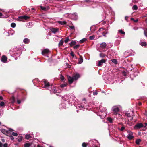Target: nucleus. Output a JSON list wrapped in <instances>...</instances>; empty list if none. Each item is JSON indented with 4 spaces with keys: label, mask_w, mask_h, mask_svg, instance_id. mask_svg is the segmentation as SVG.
<instances>
[{
    "label": "nucleus",
    "mask_w": 147,
    "mask_h": 147,
    "mask_svg": "<svg viewBox=\"0 0 147 147\" xmlns=\"http://www.w3.org/2000/svg\"><path fill=\"white\" fill-rule=\"evenodd\" d=\"M139 105H141V103H139Z\"/></svg>",
    "instance_id": "bf43d9fd"
},
{
    "label": "nucleus",
    "mask_w": 147,
    "mask_h": 147,
    "mask_svg": "<svg viewBox=\"0 0 147 147\" xmlns=\"http://www.w3.org/2000/svg\"><path fill=\"white\" fill-rule=\"evenodd\" d=\"M31 9L32 10H34V8H32Z\"/></svg>",
    "instance_id": "13d9d810"
},
{
    "label": "nucleus",
    "mask_w": 147,
    "mask_h": 147,
    "mask_svg": "<svg viewBox=\"0 0 147 147\" xmlns=\"http://www.w3.org/2000/svg\"><path fill=\"white\" fill-rule=\"evenodd\" d=\"M89 38L90 40H92L94 39V38L93 36H90L89 37Z\"/></svg>",
    "instance_id": "4c0bfd02"
},
{
    "label": "nucleus",
    "mask_w": 147,
    "mask_h": 147,
    "mask_svg": "<svg viewBox=\"0 0 147 147\" xmlns=\"http://www.w3.org/2000/svg\"><path fill=\"white\" fill-rule=\"evenodd\" d=\"M32 144L30 143H26L24 145V147H30L31 145Z\"/></svg>",
    "instance_id": "1a4fd4ad"
},
{
    "label": "nucleus",
    "mask_w": 147,
    "mask_h": 147,
    "mask_svg": "<svg viewBox=\"0 0 147 147\" xmlns=\"http://www.w3.org/2000/svg\"><path fill=\"white\" fill-rule=\"evenodd\" d=\"M44 82L45 84V86L46 87L49 86V82H47L46 80L44 81Z\"/></svg>",
    "instance_id": "2eb2a0df"
},
{
    "label": "nucleus",
    "mask_w": 147,
    "mask_h": 147,
    "mask_svg": "<svg viewBox=\"0 0 147 147\" xmlns=\"http://www.w3.org/2000/svg\"><path fill=\"white\" fill-rule=\"evenodd\" d=\"M70 55L71 56H72L73 57H74V52L72 51H71L70 53Z\"/></svg>",
    "instance_id": "f704fd0d"
},
{
    "label": "nucleus",
    "mask_w": 147,
    "mask_h": 147,
    "mask_svg": "<svg viewBox=\"0 0 147 147\" xmlns=\"http://www.w3.org/2000/svg\"><path fill=\"white\" fill-rule=\"evenodd\" d=\"M51 30L52 32L55 33L58 31V30L57 28H52L51 29Z\"/></svg>",
    "instance_id": "9b49d317"
},
{
    "label": "nucleus",
    "mask_w": 147,
    "mask_h": 147,
    "mask_svg": "<svg viewBox=\"0 0 147 147\" xmlns=\"http://www.w3.org/2000/svg\"><path fill=\"white\" fill-rule=\"evenodd\" d=\"M74 14L75 15V16H76L77 15V13H74Z\"/></svg>",
    "instance_id": "052dcab7"
},
{
    "label": "nucleus",
    "mask_w": 147,
    "mask_h": 147,
    "mask_svg": "<svg viewBox=\"0 0 147 147\" xmlns=\"http://www.w3.org/2000/svg\"><path fill=\"white\" fill-rule=\"evenodd\" d=\"M138 9V7L136 5H134L132 7V9L133 10H137Z\"/></svg>",
    "instance_id": "dca6fc26"
},
{
    "label": "nucleus",
    "mask_w": 147,
    "mask_h": 147,
    "mask_svg": "<svg viewBox=\"0 0 147 147\" xmlns=\"http://www.w3.org/2000/svg\"><path fill=\"white\" fill-rule=\"evenodd\" d=\"M73 76L74 80H76L80 77V75L78 74H76L74 75Z\"/></svg>",
    "instance_id": "0eeeda50"
},
{
    "label": "nucleus",
    "mask_w": 147,
    "mask_h": 147,
    "mask_svg": "<svg viewBox=\"0 0 147 147\" xmlns=\"http://www.w3.org/2000/svg\"><path fill=\"white\" fill-rule=\"evenodd\" d=\"M112 62L115 64H117V60L115 59L112 60Z\"/></svg>",
    "instance_id": "c756f323"
},
{
    "label": "nucleus",
    "mask_w": 147,
    "mask_h": 147,
    "mask_svg": "<svg viewBox=\"0 0 147 147\" xmlns=\"http://www.w3.org/2000/svg\"><path fill=\"white\" fill-rule=\"evenodd\" d=\"M1 124V122H0V125Z\"/></svg>",
    "instance_id": "e2e57ef3"
},
{
    "label": "nucleus",
    "mask_w": 147,
    "mask_h": 147,
    "mask_svg": "<svg viewBox=\"0 0 147 147\" xmlns=\"http://www.w3.org/2000/svg\"><path fill=\"white\" fill-rule=\"evenodd\" d=\"M94 95H96L97 94V93L96 92H94L93 93Z\"/></svg>",
    "instance_id": "37998d69"
},
{
    "label": "nucleus",
    "mask_w": 147,
    "mask_h": 147,
    "mask_svg": "<svg viewBox=\"0 0 147 147\" xmlns=\"http://www.w3.org/2000/svg\"><path fill=\"white\" fill-rule=\"evenodd\" d=\"M49 147H52V146H49Z\"/></svg>",
    "instance_id": "0e129e2a"
},
{
    "label": "nucleus",
    "mask_w": 147,
    "mask_h": 147,
    "mask_svg": "<svg viewBox=\"0 0 147 147\" xmlns=\"http://www.w3.org/2000/svg\"><path fill=\"white\" fill-rule=\"evenodd\" d=\"M128 134L127 136V137L129 140H131L134 138L133 136V133L131 131H129L128 132Z\"/></svg>",
    "instance_id": "f03ea898"
},
{
    "label": "nucleus",
    "mask_w": 147,
    "mask_h": 147,
    "mask_svg": "<svg viewBox=\"0 0 147 147\" xmlns=\"http://www.w3.org/2000/svg\"><path fill=\"white\" fill-rule=\"evenodd\" d=\"M63 40H60L59 43V46H60L62 45H63Z\"/></svg>",
    "instance_id": "4be33fe9"
},
{
    "label": "nucleus",
    "mask_w": 147,
    "mask_h": 147,
    "mask_svg": "<svg viewBox=\"0 0 147 147\" xmlns=\"http://www.w3.org/2000/svg\"><path fill=\"white\" fill-rule=\"evenodd\" d=\"M106 34V33L105 34L103 33V34L104 36H105Z\"/></svg>",
    "instance_id": "864d4df0"
},
{
    "label": "nucleus",
    "mask_w": 147,
    "mask_h": 147,
    "mask_svg": "<svg viewBox=\"0 0 147 147\" xmlns=\"http://www.w3.org/2000/svg\"><path fill=\"white\" fill-rule=\"evenodd\" d=\"M145 126H147V123H145Z\"/></svg>",
    "instance_id": "6e6d98bb"
},
{
    "label": "nucleus",
    "mask_w": 147,
    "mask_h": 147,
    "mask_svg": "<svg viewBox=\"0 0 147 147\" xmlns=\"http://www.w3.org/2000/svg\"><path fill=\"white\" fill-rule=\"evenodd\" d=\"M0 99L2 100L3 99V98L2 96H0Z\"/></svg>",
    "instance_id": "3c124183"
},
{
    "label": "nucleus",
    "mask_w": 147,
    "mask_h": 147,
    "mask_svg": "<svg viewBox=\"0 0 147 147\" xmlns=\"http://www.w3.org/2000/svg\"><path fill=\"white\" fill-rule=\"evenodd\" d=\"M145 114H146V115L147 116V114H146V113Z\"/></svg>",
    "instance_id": "680f3d73"
},
{
    "label": "nucleus",
    "mask_w": 147,
    "mask_h": 147,
    "mask_svg": "<svg viewBox=\"0 0 147 147\" xmlns=\"http://www.w3.org/2000/svg\"><path fill=\"white\" fill-rule=\"evenodd\" d=\"M1 131L4 134H5L8 133V131L4 129H1Z\"/></svg>",
    "instance_id": "ddd939ff"
},
{
    "label": "nucleus",
    "mask_w": 147,
    "mask_h": 147,
    "mask_svg": "<svg viewBox=\"0 0 147 147\" xmlns=\"http://www.w3.org/2000/svg\"><path fill=\"white\" fill-rule=\"evenodd\" d=\"M76 43L75 41H72L71 43V46H72L76 44Z\"/></svg>",
    "instance_id": "cd10ccee"
},
{
    "label": "nucleus",
    "mask_w": 147,
    "mask_h": 147,
    "mask_svg": "<svg viewBox=\"0 0 147 147\" xmlns=\"http://www.w3.org/2000/svg\"><path fill=\"white\" fill-rule=\"evenodd\" d=\"M17 102L18 103L20 104V103L21 101L19 100H17Z\"/></svg>",
    "instance_id": "49530a36"
},
{
    "label": "nucleus",
    "mask_w": 147,
    "mask_h": 147,
    "mask_svg": "<svg viewBox=\"0 0 147 147\" xmlns=\"http://www.w3.org/2000/svg\"><path fill=\"white\" fill-rule=\"evenodd\" d=\"M60 78L62 80H63L64 79V77L62 75H61Z\"/></svg>",
    "instance_id": "c9c22d12"
},
{
    "label": "nucleus",
    "mask_w": 147,
    "mask_h": 147,
    "mask_svg": "<svg viewBox=\"0 0 147 147\" xmlns=\"http://www.w3.org/2000/svg\"><path fill=\"white\" fill-rule=\"evenodd\" d=\"M11 26L13 28H14L16 26V24L14 23H12L11 24Z\"/></svg>",
    "instance_id": "bb28decb"
},
{
    "label": "nucleus",
    "mask_w": 147,
    "mask_h": 147,
    "mask_svg": "<svg viewBox=\"0 0 147 147\" xmlns=\"http://www.w3.org/2000/svg\"><path fill=\"white\" fill-rule=\"evenodd\" d=\"M49 52V50L48 49H46L43 50L42 51V54L43 55H45V54H47Z\"/></svg>",
    "instance_id": "20e7f679"
},
{
    "label": "nucleus",
    "mask_w": 147,
    "mask_h": 147,
    "mask_svg": "<svg viewBox=\"0 0 147 147\" xmlns=\"http://www.w3.org/2000/svg\"><path fill=\"white\" fill-rule=\"evenodd\" d=\"M131 20H133L135 22H137L138 21V19H136L135 20H134V18H131Z\"/></svg>",
    "instance_id": "72a5a7b5"
},
{
    "label": "nucleus",
    "mask_w": 147,
    "mask_h": 147,
    "mask_svg": "<svg viewBox=\"0 0 147 147\" xmlns=\"http://www.w3.org/2000/svg\"><path fill=\"white\" fill-rule=\"evenodd\" d=\"M67 85V83H65L63 84H61V86L62 88H63L64 87L66 86Z\"/></svg>",
    "instance_id": "b1692460"
},
{
    "label": "nucleus",
    "mask_w": 147,
    "mask_h": 147,
    "mask_svg": "<svg viewBox=\"0 0 147 147\" xmlns=\"http://www.w3.org/2000/svg\"><path fill=\"white\" fill-rule=\"evenodd\" d=\"M12 135L14 136H18V134L16 133L15 132H12Z\"/></svg>",
    "instance_id": "2f4dec72"
},
{
    "label": "nucleus",
    "mask_w": 147,
    "mask_h": 147,
    "mask_svg": "<svg viewBox=\"0 0 147 147\" xmlns=\"http://www.w3.org/2000/svg\"><path fill=\"white\" fill-rule=\"evenodd\" d=\"M9 131L11 132H12L13 131V130L12 129H9Z\"/></svg>",
    "instance_id": "de8ad7c7"
},
{
    "label": "nucleus",
    "mask_w": 147,
    "mask_h": 147,
    "mask_svg": "<svg viewBox=\"0 0 147 147\" xmlns=\"http://www.w3.org/2000/svg\"><path fill=\"white\" fill-rule=\"evenodd\" d=\"M121 109V107L120 105L113 106L112 108V110L114 114L117 115Z\"/></svg>",
    "instance_id": "f257e3e1"
},
{
    "label": "nucleus",
    "mask_w": 147,
    "mask_h": 147,
    "mask_svg": "<svg viewBox=\"0 0 147 147\" xmlns=\"http://www.w3.org/2000/svg\"><path fill=\"white\" fill-rule=\"evenodd\" d=\"M106 45H107L106 43L105 42H103L100 44V46L101 47L103 48H104L106 47Z\"/></svg>",
    "instance_id": "f8f14e48"
},
{
    "label": "nucleus",
    "mask_w": 147,
    "mask_h": 147,
    "mask_svg": "<svg viewBox=\"0 0 147 147\" xmlns=\"http://www.w3.org/2000/svg\"><path fill=\"white\" fill-rule=\"evenodd\" d=\"M126 115H127V116L129 117V116H130L129 115V113H127L126 114Z\"/></svg>",
    "instance_id": "603ef678"
},
{
    "label": "nucleus",
    "mask_w": 147,
    "mask_h": 147,
    "mask_svg": "<svg viewBox=\"0 0 147 147\" xmlns=\"http://www.w3.org/2000/svg\"><path fill=\"white\" fill-rule=\"evenodd\" d=\"M70 27L71 29H74V26H70Z\"/></svg>",
    "instance_id": "a18cd8bd"
},
{
    "label": "nucleus",
    "mask_w": 147,
    "mask_h": 147,
    "mask_svg": "<svg viewBox=\"0 0 147 147\" xmlns=\"http://www.w3.org/2000/svg\"><path fill=\"white\" fill-rule=\"evenodd\" d=\"M40 7L41 9L42 10H45V9H46V8H45L43 7L42 6H40Z\"/></svg>",
    "instance_id": "58836bf2"
},
{
    "label": "nucleus",
    "mask_w": 147,
    "mask_h": 147,
    "mask_svg": "<svg viewBox=\"0 0 147 147\" xmlns=\"http://www.w3.org/2000/svg\"><path fill=\"white\" fill-rule=\"evenodd\" d=\"M69 41V39L67 38L65 40V43H67Z\"/></svg>",
    "instance_id": "79ce46f5"
},
{
    "label": "nucleus",
    "mask_w": 147,
    "mask_h": 147,
    "mask_svg": "<svg viewBox=\"0 0 147 147\" xmlns=\"http://www.w3.org/2000/svg\"><path fill=\"white\" fill-rule=\"evenodd\" d=\"M108 120L110 123L112 122V119L111 118H109L107 119Z\"/></svg>",
    "instance_id": "c85d7f7f"
},
{
    "label": "nucleus",
    "mask_w": 147,
    "mask_h": 147,
    "mask_svg": "<svg viewBox=\"0 0 147 147\" xmlns=\"http://www.w3.org/2000/svg\"><path fill=\"white\" fill-rule=\"evenodd\" d=\"M143 126V124L141 123H139L136 125L135 126V127H137L138 128H140Z\"/></svg>",
    "instance_id": "9d476101"
},
{
    "label": "nucleus",
    "mask_w": 147,
    "mask_h": 147,
    "mask_svg": "<svg viewBox=\"0 0 147 147\" xmlns=\"http://www.w3.org/2000/svg\"><path fill=\"white\" fill-rule=\"evenodd\" d=\"M58 23L60 24H61V25H63L66 23V22L65 21H59L58 22Z\"/></svg>",
    "instance_id": "aec40b11"
},
{
    "label": "nucleus",
    "mask_w": 147,
    "mask_h": 147,
    "mask_svg": "<svg viewBox=\"0 0 147 147\" xmlns=\"http://www.w3.org/2000/svg\"><path fill=\"white\" fill-rule=\"evenodd\" d=\"M83 61V59L82 57L81 56H80V57L78 59V63L79 64H81Z\"/></svg>",
    "instance_id": "6e6552de"
},
{
    "label": "nucleus",
    "mask_w": 147,
    "mask_h": 147,
    "mask_svg": "<svg viewBox=\"0 0 147 147\" xmlns=\"http://www.w3.org/2000/svg\"><path fill=\"white\" fill-rule=\"evenodd\" d=\"M23 42L24 43L27 44L29 42V40L28 38H25Z\"/></svg>",
    "instance_id": "4468645a"
},
{
    "label": "nucleus",
    "mask_w": 147,
    "mask_h": 147,
    "mask_svg": "<svg viewBox=\"0 0 147 147\" xmlns=\"http://www.w3.org/2000/svg\"><path fill=\"white\" fill-rule=\"evenodd\" d=\"M3 146L2 143L0 142V147H2Z\"/></svg>",
    "instance_id": "c03bdc74"
},
{
    "label": "nucleus",
    "mask_w": 147,
    "mask_h": 147,
    "mask_svg": "<svg viewBox=\"0 0 147 147\" xmlns=\"http://www.w3.org/2000/svg\"><path fill=\"white\" fill-rule=\"evenodd\" d=\"M144 34L145 36L147 37V29H145L144 31Z\"/></svg>",
    "instance_id": "393cba45"
},
{
    "label": "nucleus",
    "mask_w": 147,
    "mask_h": 147,
    "mask_svg": "<svg viewBox=\"0 0 147 147\" xmlns=\"http://www.w3.org/2000/svg\"><path fill=\"white\" fill-rule=\"evenodd\" d=\"M80 47V45H77L74 46V48L75 49H77L79 47Z\"/></svg>",
    "instance_id": "a878e982"
},
{
    "label": "nucleus",
    "mask_w": 147,
    "mask_h": 147,
    "mask_svg": "<svg viewBox=\"0 0 147 147\" xmlns=\"http://www.w3.org/2000/svg\"><path fill=\"white\" fill-rule=\"evenodd\" d=\"M38 147H42V146H40L39 145H38Z\"/></svg>",
    "instance_id": "4d7b16f0"
},
{
    "label": "nucleus",
    "mask_w": 147,
    "mask_h": 147,
    "mask_svg": "<svg viewBox=\"0 0 147 147\" xmlns=\"http://www.w3.org/2000/svg\"><path fill=\"white\" fill-rule=\"evenodd\" d=\"M67 78L69 82L71 84L75 80L73 78V76L71 77L69 76H67Z\"/></svg>",
    "instance_id": "7ed1b4c3"
},
{
    "label": "nucleus",
    "mask_w": 147,
    "mask_h": 147,
    "mask_svg": "<svg viewBox=\"0 0 147 147\" xmlns=\"http://www.w3.org/2000/svg\"><path fill=\"white\" fill-rule=\"evenodd\" d=\"M4 147H7L8 144L7 143H5L3 145Z\"/></svg>",
    "instance_id": "ea45409f"
},
{
    "label": "nucleus",
    "mask_w": 147,
    "mask_h": 147,
    "mask_svg": "<svg viewBox=\"0 0 147 147\" xmlns=\"http://www.w3.org/2000/svg\"><path fill=\"white\" fill-rule=\"evenodd\" d=\"M105 61L103 59L99 61L97 65L98 66H100L102 65L104 63H105Z\"/></svg>",
    "instance_id": "423d86ee"
},
{
    "label": "nucleus",
    "mask_w": 147,
    "mask_h": 147,
    "mask_svg": "<svg viewBox=\"0 0 147 147\" xmlns=\"http://www.w3.org/2000/svg\"><path fill=\"white\" fill-rule=\"evenodd\" d=\"M45 147H47L46 146H44Z\"/></svg>",
    "instance_id": "69168bd1"
},
{
    "label": "nucleus",
    "mask_w": 147,
    "mask_h": 147,
    "mask_svg": "<svg viewBox=\"0 0 147 147\" xmlns=\"http://www.w3.org/2000/svg\"><path fill=\"white\" fill-rule=\"evenodd\" d=\"M86 40V39L85 38H83V39H82V40H81L80 41V43H82L84 42Z\"/></svg>",
    "instance_id": "412c9836"
},
{
    "label": "nucleus",
    "mask_w": 147,
    "mask_h": 147,
    "mask_svg": "<svg viewBox=\"0 0 147 147\" xmlns=\"http://www.w3.org/2000/svg\"><path fill=\"white\" fill-rule=\"evenodd\" d=\"M124 129H125V127H124L123 126L121 127L120 130L121 131H123Z\"/></svg>",
    "instance_id": "a19ab883"
},
{
    "label": "nucleus",
    "mask_w": 147,
    "mask_h": 147,
    "mask_svg": "<svg viewBox=\"0 0 147 147\" xmlns=\"http://www.w3.org/2000/svg\"><path fill=\"white\" fill-rule=\"evenodd\" d=\"M128 18V17L127 16H126L125 17V20H127Z\"/></svg>",
    "instance_id": "8fccbe9b"
},
{
    "label": "nucleus",
    "mask_w": 147,
    "mask_h": 147,
    "mask_svg": "<svg viewBox=\"0 0 147 147\" xmlns=\"http://www.w3.org/2000/svg\"><path fill=\"white\" fill-rule=\"evenodd\" d=\"M31 138V136L29 134H27L25 136V138L26 139H28Z\"/></svg>",
    "instance_id": "a211bd4d"
},
{
    "label": "nucleus",
    "mask_w": 147,
    "mask_h": 147,
    "mask_svg": "<svg viewBox=\"0 0 147 147\" xmlns=\"http://www.w3.org/2000/svg\"><path fill=\"white\" fill-rule=\"evenodd\" d=\"M86 144L85 143H83L82 144V146L83 147H86Z\"/></svg>",
    "instance_id": "473e14b6"
},
{
    "label": "nucleus",
    "mask_w": 147,
    "mask_h": 147,
    "mask_svg": "<svg viewBox=\"0 0 147 147\" xmlns=\"http://www.w3.org/2000/svg\"><path fill=\"white\" fill-rule=\"evenodd\" d=\"M146 45V42H142L141 43V45L142 46H145Z\"/></svg>",
    "instance_id": "5701e85b"
},
{
    "label": "nucleus",
    "mask_w": 147,
    "mask_h": 147,
    "mask_svg": "<svg viewBox=\"0 0 147 147\" xmlns=\"http://www.w3.org/2000/svg\"><path fill=\"white\" fill-rule=\"evenodd\" d=\"M21 18H24L25 20L29 18V17L26 16H24L20 17Z\"/></svg>",
    "instance_id": "6ab92c4d"
},
{
    "label": "nucleus",
    "mask_w": 147,
    "mask_h": 147,
    "mask_svg": "<svg viewBox=\"0 0 147 147\" xmlns=\"http://www.w3.org/2000/svg\"><path fill=\"white\" fill-rule=\"evenodd\" d=\"M119 32L122 34H125V33L122 30H119Z\"/></svg>",
    "instance_id": "7c9ffc66"
},
{
    "label": "nucleus",
    "mask_w": 147,
    "mask_h": 147,
    "mask_svg": "<svg viewBox=\"0 0 147 147\" xmlns=\"http://www.w3.org/2000/svg\"><path fill=\"white\" fill-rule=\"evenodd\" d=\"M2 15V14L1 13H0V17Z\"/></svg>",
    "instance_id": "5fc2aeb1"
},
{
    "label": "nucleus",
    "mask_w": 147,
    "mask_h": 147,
    "mask_svg": "<svg viewBox=\"0 0 147 147\" xmlns=\"http://www.w3.org/2000/svg\"><path fill=\"white\" fill-rule=\"evenodd\" d=\"M141 141V139H137L136 141V143L137 144H139L140 142Z\"/></svg>",
    "instance_id": "f3484780"
},
{
    "label": "nucleus",
    "mask_w": 147,
    "mask_h": 147,
    "mask_svg": "<svg viewBox=\"0 0 147 147\" xmlns=\"http://www.w3.org/2000/svg\"><path fill=\"white\" fill-rule=\"evenodd\" d=\"M7 57L5 56H2L1 59V61L3 63H5L7 61Z\"/></svg>",
    "instance_id": "39448f33"
},
{
    "label": "nucleus",
    "mask_w": 147,
    "mask_h": 147,
    "mask_svg": "<svg viewBox=\"0 0 147 147\" xmlns=\"http://www.w3.org/2000/svg\"><path fill=\"white\" fill-rule=\"evenodd\" d=\"M11 140H13V139H14V138H13V136H11Z\"/></svg>",
    "instance_id": "09e8293b"
},
{
    "label": "nucleus",
    "mask_w": 147,
    "mask_h": 147,
    "mask_svg": "<svg viewBox=\"0 0 147 147\" xmlns=\"http://www.w3.org/2000/svg\"><path fill=\"white\" fill-rule=\"evenodd\" d=\"M4 105V103L3 102H1L0 103V106H3Z\"/></svg>",
    "instance_id": "e433bc0d"
}]
</instances>
